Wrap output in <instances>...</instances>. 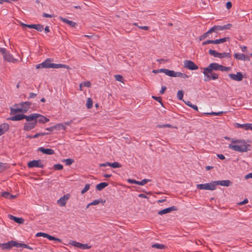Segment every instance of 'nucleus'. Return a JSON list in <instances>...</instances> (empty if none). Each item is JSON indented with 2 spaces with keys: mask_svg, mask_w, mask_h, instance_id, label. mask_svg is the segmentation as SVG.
Returning a JSON list of instances; mask_svg holds the SVG:
<instances>
[{
  "mask_svg": "<svg viewBox=\"0 0 252 252\" xmlns=\"http://www.w3.org/2000/svg\"><path fill=\"white\" fill-rule=\"evenodd\" d=\"M203 69L204 80L205 82H209L211 80H216L219 78L218 74L214 72V71H228L231 70V67H226L218 63H213L207 67L204 68Z\"/></svg>",
  "mask_w": 252,
  "mask_h": 252,
  "instance_id": "nucleus-1",
  "label": "nucleus"
},
{
  "mask_svg": "<svg viewBox=\"0 0 252 252\" xmlns=\"http://www.w3.org/2000/svg\"><path fill=\"white\" fill-rule=\"evenodd\" d=\"M251 141L249 140L247 141L244 139H232L231 142L234 144H239L238 145L229 144L228 148L235 151L239 152H247L251 150V145L247 144V142H251Z\"/></svg>",
  "mask_w": 252,
  "mask_h": 252,
  "instance_id": "nucleus-2",
  "label": "nucleus"
},
{
  "mask_svg": "<svg viewBox=\"0 0 252 252\" xmlns=\"http://www.w3.org/2000/svg\"><path fill=\"white\" fill-rule=\"evenodd\" d=\"M31 105L32 103L30 101L22 102L20 103L21 108H10V115H14L18 113H26L30 108Z\"/></svg>",
  "mask_w": 252,
  "mask_h": 252,
  "instance_id": "nucleus-3",
  "label": "nucleus"
},
{
  "mask_svg": "<svg viewBox=\"0 0 252 252\" xmlns=\"http://www.w3.org/2000/svg\"><path fill=\"white\" fill-rule=\"evenodd\" d=\"M13 116L8 118L7 120L12 121H19L23 119H26V121H31V115L27 116L24 114H15Z\"/></svg>",
  "mask_w": 252,
  "mask_h": 252,
  "instance_id": "nucleus-4",
  "label": "nucleus"
},
{
  "mask_svg": "<svg viewBox=\"0 0 252 252\" xmlns=\"http://www.w3.org/2000/svg\"><path fill=\"white\" fill-rule=\"evenodd\" d=\"M196 188L199 189H205L213 190L216 189V187L215 184L213 181L212 183L203 184H197Z\"/></svg>",
  "mask_w": 252,
  "mask_h": 252,
  "instance_id": "nucleus-5",
  "label": "nucleus"
},
{
  "mask_svg": "<svg viewBox=\"0 0 252 252\" xmlns=\"http://www.w3.org/2000/svg\"><path fill=\"white\" fill-rule=\"evenodd\" d=\"M36 125L37 124L35 119L34 120L26 121V122L24 123L23 129L25 131H28L33 129Z\"/></svg>",
  "mask_w": 252,
  "mask_h": 252,
  "instance_id": "nucleus-6",
  "label": "nucleus"
},
{
  "mask_svg": "<svg viewBox=\"0 0 252 252\" xmlns=\"http://www.w3.org/2000/svg\"><path fill=\"white\" fill-rule=\"evenodd\" d=\"M42 161L41 159L33 160L28 162L27 166L30 168L33 167H39L42 168L44 167V165L42 163Z\"/></svg>",
  "mask_w": 252,
  "mask_h": 252,
  "instance_id": "nucleus-7",
  "label": "nucleus"
},
{
  "mask_svg": "<svg viewBox=\"0 0 252 252\" xmlns=\"http://www.w3.org/2000/svg\"><path fill=\"white\" fill-rule=\"evenodd\" d=\"M184 67L191 70L198 68V66L194 62L190 60H185L184 61Z\"/></svg>",
  "mask_w": 252,
  "mask_h": 252,
  "instance_id": "nucleus-8",
  "label": "nucleus"
},
{
  "mask_svg": "<svg viewBox=\"0 0 252 252\" xmlns=\"http://www.w3.org/2000/svg\"><path fill=\"white\" fill-rule=\"evenodd\" d=\"M36 120V124H44V116L37 113L31 114V120Z\"/></svg>",
  "mask_w": 252,
  "mask_h": 252,
  "instance_id": "nucleus-9",
  "label": "nucleus"
},
{
  "mask_svg": "<svg viewBox=\"0 0 252 252\" xmlns=\"http://www.w3.org/2000/svg\"><path fill=\"white\" fill-rule=\"evenodd\" d=\"M70 243L73 246L81 249L82 250L89 249L91 247V246H89L87 244H82L75 241H72Z\"/></svg>",
  "mask_w": 252,
  "mask_h": 252,
  "instance_id": "nucleus-10",
  "label": "nucleus"
},
{
  "mask_svg": "<svg viewBox=\"0 0 252 252\" xmlns=\"http://www.w3.org/2000/svg\"><path fill=\"white\" fill-rule=\"evenodd\" d=\"M51 62V59L48 58L46 59L43 63L38 64L36 65V69L40 68H49L50 62Z\"/></svg>",
  "mask_w": 252,
  "mask_h": 252,
  "instance_id": "nucleus-11",
  "label": "nucleus"
},
{
  "mask_svg": "<svg viewBox=\"0 0 252 252\" xmlns=\"http://www.w3.org/2000/svg\"><path fill=\"white\" fill-rule=\"evenodd\" d=\"M4 60L8 62L15 63L17 61V59L14 58L13 56L6 50L5 53L2 55Z\"/></svg>",
  "mask_w": 252,
  "mask_h": 252,
  "instance_id": "nucleus-12",
  "label": "nucleus"
},
{
  "mask_svg": "<svg viewBox=\"0 0 252 252\" xmlns=\"http://www.w3.org/2000/svg\"><path fill=\"white\" fill-rule=\"evenodd\" d=\"M228 76L232 80L241 81L243 80V75L241 72H238L236 74L233 73H230L228 74Z\"/></svg>",
  "mask_w": 252,
  "mask_h": 252,
  "instance_id": "nucleus-13",
  "label": "nucleus"
},
{
  "mask_svg": "<svg viewBox=\"0 0 252 252\" xmlns=\"http://www.w3.org/2000/svg\"><path fill=\"white\" fill-rule=\"evenodd\" d=\"M215 186L220 185L224 187H228L232 185V182L229 180L214 181Z\"/></svg>",
  "mask_w": 252,
  "mask_h": 252,
  "instance_id": "nucleus-14",
  "label": "nucleus"
},
{
  "mask_svg": "<svg viewBox=\"0 0 252 252\" xmlns=\"http://www.w3.org/2000/svg\"><path fill=\"white\" fill-rule=\"evenodd\" d=\"M69 194L67 193L64 195L58 200V203L60 204L61 206H64L66 204V201L69 198Z\"/></svg>",
  "mask_w": 252,
  "mask_h": 252,
  "instance_id": "nucleus-15",
  "label": "nucleus"
},
{
  "mask_svg": "<svg viewBox=\"0 0 252 252\" xmlns=\"http://www.w3.org/2000/svg\"><path fill=\"white\" fill-rule=\"evenodd\" d=\"M151 180L149 179H144L142 180L141 181H136L134 179H129L127 180V182L130 184H135L140 186H144L148 182H150Z\"/></svg>",
  "mask_w": 252,
  "mask_h": 252,
  "instance_id": "nucleus-16",
  "label": "nucleus"
},
{
  "mask_svg": "<svg viewBox=\"0 0 252 252\" xmlns=\"http://www.w3.org/2000/svg\"><path fill=\"white\" fill-rule=\"evenodd\" d=\"M177 210H178L176 206H173L168 207V208H165L164 209L160 210L158 212V215H162L163 214H166L169 213L173 211H177Z\"/></svg>",
  "mask_w": 252,
  "mask_h": 252,
  "instance_id": "nucleus-17",
  "label": "nucleus"
},
{
  "mask_svg": "<svg viewBox=\"0 0 252 252\" xmlns=\"http://www.w3.org/2000/svg\"><path fill=\"white\" fill-rule=\"evenodd\" d=\"M38 151L42 152L44 154L51 155L55 154V152L51 149H45L43 147H39L37 149Z\"/></svg>",
  "mask_w": 252,
  "mask_h": 252,
  "instance_id": "nucleus-18",
  "label": "nucleus"
},
{
  "mask_svg": "<svg viewBox=\"0 0 252 252\" xmlns=\"http://www.w3.org/2000/svg\"><path fill=\"white\" fill-rule=\"evenodd\" d=\"M8 218L18 224H23L24 222V220L23 218H18L10 214L8 215Z\"/></svg>",
  "mask_w": 252,
  "mask_h": 252,
  "instance_id": "nucleus-19",
  "label": "nucleus"
},
{
  "mask_svg": "<svg viewBox=\"0 0 252 252\" xmlns=\"http://www.w3.org/2000/svg\"><path fill=\"white\" fill-rule=\"evenodd\" d=\"M50 68H65L66 69H70V67L66 65L61 63H54L50 62Z\"/></svg>",
  "mask_w": 252,
  "mask_h": 252,
  "instance_id": "nucleus-20",
  "label": "nucleus"
},
{
  "mask_svg": "<svg viewBox=\"0 0 252 252\" xmlns=\"http://www.w3.org/2000/svg\"><path fill=\"white\" fill-rule=\"evenodd\" d=\"M9 127V125L7 123H3L0 125V132L2 135L8 130Z\"/></svg>",
  "mask_w": 252,
  "mask_h": 252,
  "instance_id": "nucleus-21",
  "label": "nucleus"
},
{
  "mask_svg": "<svg viewBox=\"0 0 252 252\" xmlns=\"http://www.w3.org/2000/svg\"><path fill=\"white\" fill-rule=\"evenodd\" d=\"M60 19L64 23L69 25L71 27L75 28L76 26H77V24L76 23H75L72 21H70V20H68L67 19L60 17Z\"/></svg>",
  "mask_w": 252,
  "mask_h": 252,
  "instance_id": "nucleus-22",
  "label": "nucleus"
},
{
  "mask_svg": "<svg viewBox=\"0 0 252 252\" xmlns=\"http://www.w3.org/2000/svg\"><path fill=\"white\" fill-rule=\"evenodd\" d=\"M0 247L2 248V249H6L10 250L12 247V242L11 241L8 242L6 243L0 244Z\"/></svg>",
  "mask_w": 252,
  "mask_h": 252,
  "instance_id": "nucleus-23",
  "label": "nucleus"
},
{
  "mask_svg": "<svg viewBox=\"0 0 252 252\" xmlns=\"http://www.w3.org/2000/svg\"><path fill=\"white\" fill-rule=\"evenodd\" d=\"M108 186V183L106 182H101L96 186V189L100 191Z\"/></svg>",
  "mask_w": 252,
  "mask_h": 252,
  "instance_id": "nucleus-24",
  "label": "nucleus"
},
{
  "mask_svg": "<svg viewBox=\"0 0 252 252\" xmlns=\"http://www.w3.org/2000/svg\"><path fill=\"white\" fill-rule=\"evenodd\" d=\"M162 73H164L166 75L169 76L170 77H174L175 72L174 70H170L166 68H162L161 70Z\"/></svg>",
  "mask_w": 252,
  "mask_h": 252,
  "instance_id": "nucleus-25",
  "label": "nucleus"
},
{
  "mask_svg": "<svg viewBox=\"0 0 252 252\" xmlns=\"http://www.w3.org/2000/svg\"><path fill=\"white\" fill-rule=\"evenodd\" d=\"M230 39V37H225L216 40H214V44H220L222 43H223L226 41H228Z\"/></svg>",
  "mask_w": 252,
  "mask_h": 252,
  "instance_id": "nucleus-26",
  "label": "nucleus"
},
{
  "mask_svg": "<svg viewBox=\"0 0 252 252\" xmlns=\"http://www.w3.org/2000/svg\"><path fill=\"white\" fill-rule=\"evenodd\" d=\"M251 124H235V126L237 128H244L245 130H249Z\"/></svg>",
  "mask_w": 252,
  "mask_h": 252,
  "instance_id": "nucleus-27",
  "label": "nucleus"
},
{
  "mask_svg": "<svg viewBox=\"0 0 252 252\" xmlns=\"http://www.w3.org/2000/svg\"><path fill=\"white\" fill-rule=\"evenodd\" d=\"M54 130H60L61 129L65 130L66 127L62 124H58L56 125L53 126Z\"/></svg>",
  "mask_w": 252,
  "mask_h": 252,
  "instance_id": "nucleus-28",
  "label": "nucleus"
},
{
  "mask_svg": "<svg viewBox=\"0 0 252 252\" xmlns=\"http://www.w3.org/2000/svg\"><path fill=\"white\" fill-rule=\"evenodd\" d=\"M45 238L48 239L49 240H51V241L54 240V241H57L58 242H61L62 241V240L61 239H60L59 238H58L54 236L49 235L47 233L46 234Z\"/></svg>",
  "mask_w": 252,
  "mask_h": 252,
  "instance_id": "nucleus-29",
  "label": "nucleus"
},
{
  "mask_svg": "<svg viewBox=\"0 0 252 252\" xmlns=\"http://www.w3.org/2000/svg\"><path fill=\"white\" fill-rule=\"evenodd\" d=\"M209 54L212 56H213L214 57L219 58V56H220V53L217 52L215 50L210 49L208 52Z\"/></svg>",
  "mask_w": 252,
  "mask_h": 252,
  "instance_id": "nucleus-30",
  "label": "nucleus"
},
{
  "mask_svg": "<svg viewBox=\"0 0 252 252\" xmlns=\"http://www.w3.org/2000/svg\"><path fill=\"white\" fill-rule=\"evenodd\" d=\"M105 202V200H103L102 198H99L98 199L94 200L93 202L90 203V205H96L98 204L99 203H102L103 204Z\"/></svg>",
  "mask_w": 252,
  "mask_h": 252,
  "instance_id": "nucleus-31",
  "label": "nucleus"
},
{
  "mask_svg": "<svg viewBox=\"0 0 252 252\" xmlns=\"http://www.w3.org/2000/svg\"><path fill=\"white\" fill-rule=\"evenodd\" d=\"M152 248H156L158 249H164L166 248V246L163 244H160L158 243H155L152 246Z\"/></svg>",
  "mask_w": 252,
  "mask_h": 252,
  "instance_id": "nucleus-32",
  "label": "nucleus"
},
{
  "mask_svg": "<svg viewBox=\"0 0 252 252\" xmlns=\"http://www.w3.org/2000/svg\"><path fill=\"white\" fill-rule=\"evenodd\" d=\"M234 58L236 59L244 61L245 58V55L244 54L235 53Z\"/></svg>",
  "mask_w": 252,
  "mask_h": 252,
  "instance_id": "nucleus-33",
  "label": "nucleus"
},
{
  "mask_svg": "<svg viewBox=\"0 0 252 252\" xmlns=\"http://www.w3.org/2000/svg\"><path fill=\"white\" fill-rule=\"evenodd\" d=\"M231 56L230 52H228V53L224 52V53H220V56H219V58L220 59H222L223 58H231Z\"/></svg>",
  "mask_w": 252,
  "mask_h": 252,
  "instance_id": "nucleus-34",
  "label": "nucleus"
},
{
  "mask_svg": "<svg viewBox=\"0 0 252 252\" xmlns=\"http://www.w3.org/2000/svg\"><path fill=\"white\" fill-rule=\"evenodd\" d=\"M185 102L188 106L190 107L194 110H196V111H198V107L197 106V105L192 104L190 101H187V102L185 101Z\"/></svg>",
  "mask_w": 252,
  "mask_h": 252,
  "instance_id": "nucleus-35",
  "label": "nucleus"
},
{
  "mask_svg": "<svg viewBox=\"0 0 252 252\" xmlns=\"http://www.w3.org/2000/svg\"><path fill=\"white\" fill-rule=\"evenodd\" d=\"M223 113H224V112L220 111L219 112H212L211 113H204V114L206 115L220 116L221 115H222Z\"/></svg>",
  "mask_w": 252,
  "mask_h": 252,
  "instance_id": "nucleus-36",
  "label": "nucleus"
},
{
  "mask_svg": "<svg viewBox=\"0 0 252 252\" xmlns=\"http://www.w3.org/2000/svg\"><path fill=\"white\" fill-rule=\"evenodd\" d=\"M93 100L91 98H88L87 100L86 106L88 109H90L93 107Z\"/></svg>",
  "mask_w": 252,
  "mask_h": 252,
  "instance_id": "nucleus-37",
  "label": "nucleus"
},
{
  "mask_svg": "<svg viewBox=\"0 0 252 252\" xmlns=\"http://www.w3.org/2000/svg\"><path fill=\"white\" fill-rule=\"evenodd\" d=\"M63 161L65 162L66 165H70L74 162V160L72 158H67L64 159Z\"/></svg>",
  "mask_w": 252,
  "mask_h": 252,
  "instance_id": "nucleus-38",
  "label": "nucleus"
},
{
  "mask_svg": "<svg viewBox=\"0 0 252 252\" xmlns=\"http://www.w3.org/2000/svg\"><path fill=\"white\" fill-rule=\"evenodd\" d=\"M184 91L183 90H180L177 92V97L179 100H183L184 96Z\"/></svg>",
  "mask_w": 252,
  "mask_h": 252,
  "instance_id": "nucleus-39",
  "label": "nucleus"
},
{
  "mask_svg": "<svg viewBox=\"0 0 252 252\" xmlns=\"http://www.w3.org/2000/svg\"><path fill=\"white\" fill-rule=\"evenodd\" d=\"M152 97L154 99H155V100L158 101V102H159L160 103V104H161V105L162 106L164 107L162 101V99H161V97L160 96H156L153 95L152 96Z\"/></svg>",
  "mask_w": 252,
  "mask_h": 252,
  "instance_id": "nucleus-40",
  "label": "nucleus"
},
{
  "mask_svg": "<svg viewBox=\"0 0 252 252\" xmlns=\"http://www.w3.org/2000/svg\"><path fill=\"white\" fill-rule=\"evenodd\" d=\"M221 26L220 25H215L212 27L213 30H214V32L218 33V31H221Z\"/></svg>",
  "mask_w": 252,
  "mask_h": 252,
  "instance_id": "nucleus-41",
  "label": "nucleus"
},
{
  "mask_svg": "<svg viewBox=\"0 0 252 252\" xmlns=\"http://www.w3.org/2000/svg\"><path fill=\"white\" fill-rule=\"evenodd\" d=\"M232 27V25L231 24H227L225 25L221 26V31L224 30H229Z\"/></svg>",
  "mask_w": 252,
  "mask_h": 252,
  "instance_id": "nucleus-42",
  "label": "nucleus"
},
{
  "mask_svg": "<svg viewBox=\"0 0 252 252\" xmlns=\"http://www.w3.org/2000/svg\"><path fill=\"white\" fill-rule=\"evenodd\" d=\"M54 169L56 170H61L63 169V166L62 164L60 163L54 164Z\"/></svg>",
  "mask_w": 252,
  "mask_h": 252,
  "instance_id": "nucleus-43",
  "label": "nucleus"
},
{
  "mask_svg": "<svg viewBox=\"0 0 252 252\" xmlns=\"http://www.w3.org/2000/svg\"><path fill=\"white\" fill-rule=\"evenodd\" d=\"M122 166V165L118 162H114L113 163H111V167L114 168H120Z\"/></svg>",
  "mask_w": 252,
  "mask_h": 252,
  "instance_id": "nucleus-44",
  "label": "nucleus"
},
{
  "mask_svg": "<svg viewBox=\"0 0 252 252\" xmlns=\"http://www.w3.org/2000/svg\"><path fill=\"white\" fill-rule=\"evenodd\" d=\"M12 242V247H15L17 248H21V244L20 243H18V242L15 241H11Z\"/></svg>",
  "mask_w": 252,
  "mask_h": 252,
  "instance_id": "nucleus-45",
  "label": "nucleus"
},
{
  "mask_svg": "<svg viewBox=\"0 0 252 252\" xmlns=\"http://www.w3.org/2000/svg\"><path fill=\"white\" fill-rule=\"evenodd\" d=\"M36 30L39 32H41L44 29L43 25L41 24H36L35 29Z\"/></svg>",
  "mask_w": 252,
  "mask_h": 252,
  "instance_id": "nucleus-46",
  "label": "nucleus"
},
{
  "mask_svg": "<svg viewBox=\"0 0 252 252\" xmlns=\"http://www.w3.org/2000/svg\"><path fill=\"white\" fill-rule=\"evenodd\" d=\"M90 185L89 184H87L85 185L84 188L81 190V194H84L86 192H87L90 189Z\"/></svg>",
  "mask_w": 252,
  "mask_h": 252,
  "instance_id": "nucleus-47",
  "label": "nucleus"
},
{
  "mask_svg": "<svg viewBox=\"0 0 252 252\" xmlns=\"http://www.w3.org/2000/svg\"><path fill=\"white\" fill-rule=\"evenodd\" d=\"M133 25L138 26V27L139 29H142V30H145V31H147V30H148L149 29V27H148V26H138L137 23H133Z\"/></svg>",
  "mask_w": 252,
  "mask_h": 252,
  "instance_id": "nucleus-48",
  "label": "nucleus"
},
{
  "mask_svg": "<svg viewBox=\"0 0 252 252\" xmlns=\"http://www.w3.org/2000/svg\"><path fill=\"white\" fill-rule=\"evenodd\" d=\"M114 77L117 81L123 82L122 80L123 79V77L122 75L119 74L115 75Z\"/></svg>",
  "mask_w": 252,
  "mask_h": 252,
  "instance_id": "nucleus-49",
  "label": "nucleus"
},
{
  "mask_svg": "<svg viewBox=\"0 0 252 252\" xmlns=\"http://www.w3.org/2000/svg\"><path fill=\"white\" fill-rule=\"evenodd\" d=\"M208 36L209 35L207 34V33L205 32L203 34L199 36V39L200 41H202L204 40L206 38H207Z\"/></svg>",
  "mask_w": 252,
  "mask_h": 252,
  "instance_id": "nucleus-50",
  "label": "nucleus"
},
{
  "mask_svg": "<svg viewBox=\"0 0 252 252\" xmlns=\"http://www.w3.org/2000/svg\"><path fill=\"white\" fill-rule=\"evenodd\" d=\"M158 127L162 128V127H169L172 128L173 126L169 124H165V125H159L158 126Z\"/></svg>",
  "mask_w": 252,
  "mask_h": 252,
  "instance_id": "nucleus-51",
  "label": "nucleus"
},
{
  "mask_svg": "<svg viewBox=\"0 0 252 252\" xmlns=\"http://www.w3.org/2000/svg\"><path fill=\"white\" fill-rule=\"evenodd\" d=\"M82 85H83L84 86L87 87H90L91 86V83L89 81L83 82L80 84V86H81Z\"/></svg>",
  "mask_w": 252,
  "mask_h": 252,
  "instance_id": "nucleus-52",
  "label": "nucleus"
},
{
  "mask_svg": "<svg viewBox=\"0 0 252 252\" xmlns=\"http://www.w3.org/2000/svg\"><path fill=\"white\" fill-rule=\"evenodd\" d=\"M10 193L8 192H6V191H4L1 194V196L5 198H8L9 199V195H10Z\"/></svg>",
  "mask_w": 252,
  "mask_h": 252,
  "instance_id": "nucleus-53",
  "label": "nucleus"
},
{
  "mask_svg": "<svg viewBox=\"0 0 252 252\" xmlns=\"http://www.w3.org/2000/svg\"><path fill=\"white\" fill-rule=\"evenodd\" d=\"M5 163L0 162V173L5 170Z\"/></svg>",
  "mask_w": 252,
  "mask_h": 252,
  "instance_id": "nucleus-54",
  "label": "nucleus"
},
{
  "mask_svg": "<svg viewBox=\"0 0 252 252\" xmlns=\"http://www.w3.org/2000/svg\"><path fill=\"white\" fill-rule=\"evenodd\" d=\"M21 247H22L23 248L28 249L29 250H33V248L32 247H31L29 246V245H28L27 244H26L24 243L21 244Z\"/></svg>",
  "mask_w": 252,
  "mask_h": 252,
  "instance_id": "nucleus-55",
  "label": "nucleus"
},
{
  "mask_svg": "<svg viewBox=\"0 0 252 252\" xmlns=\"http://www.w3.org/2000/svg\"><path fill=\"white\" fill-rule=\"evenodd\" d=\"M46 234L47 233H43V232H38L36 234L35 236L37 237L42 236V237L45 238Z\"/></svg>",
  "mask_w": 252,
  "mask_h": 252,
  "instance_id": "nucleus-56",
  "label": "nucleus"
},
{
  "mask_svg": "<svg viewBox=\"0 0 252 252\" xmlns=\"http://www.w3.org/2000/svg\"><path fill=\"white\" fill-rule=\"evenodd\" d=\"M36 96H37V94L33 93H30L29 94V96L28 97V99L35 98Z\"/></svg>",
  "mask_w": 252,
  "mask_h": 252,
  "instance_id": "nucleus-57",
  "label": "nucleus"
},
{
  "mask_svg": "<svg viewBox=\"0 0 252 252\" xmlns=\"http://www.w3.org/2000/svg\"><path fill=\"white\" fill-rule=\"evenodd\" d=\"M111 163H110V162H105V163H103L100 164H99V166L100 167H106L107 166H111Z\"/></svg>",
  "mask_w": 252,
  "mask_h": 252,
  "instance_id": "nucleus-58",
  "label": "nucleus"
},
{
  "mask_svg": "<svg viewBox=\"0 0 252 252\" xmlns=\"http://www.w3.org/2000/svg\"><path fill=\"white\" fill-rule=\"evenodd\" d=\"M248 202V200L247 198H246L243 201H241V202L238 203V204L239 205H244V204L247 203Z\"/></svg>",
  "mask_w": 252,
  "mask_h": 252,
  "instance_id": "nucleus-59",
  "label": "nucleus"
},
{
  "mask_svg": "<svg viewBox=\"0 0 252 252\" xmlns=\"http://www.w3.org/2000/svg\"><path fill=\"white\" fill-rule=\"evenodd\" d=\"M166 90V87L164 86H162L161 87V90H160V93L161 94H163L165 92V91Z\"/></svg>",
  "mask_w": 252,
  "mask_h": 252,
  "instance_id": "nucleus-60",
  "label": "nucleus"
},
{
  "mask_svg": "<svg viewBox=\"0 0 252 252\" xmlns=\"http://www.w3.org/2000/svg\"><path fill=\"white\" fill-rule=\"evenodd\" d=\"M232 7V3L230 1H228L226 3V7L227 9H229Z\"/></svg>",
  "mask_w": 252,
  "mask_h": 252,
  "instance_id": "nucleus-61",
  "label": "nucleus"
},
{
  "mask_svg": "<svg viewBox=\"0 0 252 252\" xmlns=\"http://www.w3.org/2000/svg\"><path fill=\"white\" fill-rule=\"evenodd\" d=\"M182 74H183V73L180 72H175L174 77H181V76L182 75Z\"/></svg>",
  "mask_w": 252,
  "mask_h": 252,
  "instance_id": "nucleus-62",
  "label": "nucleus"
},
{
  "mask_svg": "<svg viewBox=\"0 0 252 252\" xmlns=\"http://www.w3.org/2000/svg\"><path fill=\"white\" fill-rule=\"evenodd\" d=\"M43 16L44 17H46V18H52V17H53V15H51V14H47V13H44L43 14Z\"/></svg>",
  "mask_w": 252,
  "mask_h": 252,
  "instance_id": "nucleus-63",
  "label": "nucleus"
},
{
  "mask_svg": "<svg viewBox=\"0 0 252 252\" xmlns=\"http://www.w3.org/2000/svg\"><path fill=\"white\" fill-rule=\"evenodd\" d=\"M245 178L246 179H250V178H252V173H250L246 175L245 176Z\"/></svg>",
  "mask_w": 252,
  "mask_h": 252,
  "instance_id": "nucleus-64",
  "label": "nucleus"
}]
</instances>
